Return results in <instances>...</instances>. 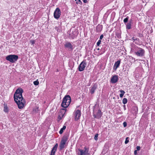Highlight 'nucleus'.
Segmentation results:
<instances>
[{
    "instance_id": "obj_22",
    "label": "nucleus",
    "mask_w": 155,
    "mask_h": 155,
    "mask_svg": "<svg viewBox=\"0 0 155 155\" xmlns=\"http://www.w3.org/2000/svg\"><path fill=\"white\" fill-rule=\"evenodd\" d=\"M132 39L133 40L134 42H135L136 41H138V42L139 41V39L137 38H135L134 37H133L132 38Z\"/></svg>"
},
{
    "instance_id": "obj_24",
    "label": "nucleus",
    "mask_w": 155,
    "mask_h": 155,
    "mask_svg": "<svg viewBox=\"0 0 155 155\" xmlns=\"http://www.w3.org/2000/svg\"><path fill=\"white\" fill-rule=\"evenodd\" d=\"M129 137H127L126 138V140H125V144H127L128 143V142L129 141Z\"/></svg>"
},
{
    "instance_id": "obj_9",
    "label": "nucleus",
    "mask_w": 155,
    "mask_h": 155,
    "mask_svg": "<svg viewBox=\"0 0 155 155\" xmlns=\"http://www.w3.org/2000/svg\"><path fill=\"white\" fill-rule=\"evenodd\" d=\"M61 14V12L59 8H57L54 13V18L56 19H58L60 17Z\"/></svg>"
},
{
    "instance_id": "obj_6",
    "label": "nucleus",
    "mask_w": 155,
    "mask_h": 155,
    "mask_svg": "<svg viewBox=\"0 0 155 155\" xmlns=\"http://www.w3.org/2000/svg\"><path fill=\"white\" fill-rule=\"evenodd\" d=\"M145 51L142 48H138L136 51L135 52V54L137 56L142 57L144 55Z\"/></svg>"
},
{
    "instance_id": "obj_2",
    "label": "nucleus",
    "mask_w": 155,
    "mask_h": 155,
    "mask_svg": "<svg viewBox=\"0 0 155 155\" xmlns=\"http://www.w3.org/2000/svg\"><path fill=\"white\" fill-rule=\"evenodd\" d=\"M71 102V97L69 95L65 96L63 99L61 106L62 107L66 108L69 105Z\"/></svg>"
},
{
    "instance_id": "obj_31",
    "label": "nucleus",
    "mask_w": 155,
    "mask_h": 155,
    "mask_svg": "<svg viewBox=\"0 0 155 155\" xmlns=\"http://www.w3.org/2000/svg\"><path fill=\"white\" fill-rule=\"evenodd\" d=\"M137 150H140V147L139 146H137Z\"/></svg>"
},
{
    "instance_id": "obj_14",
    "label": "nucleus",
    "mask_w": 155,
    "mask_h": 155,
    "mask_svg": "<svg viewBox=\"0 0 155 155\" xmlns=\"http://www.w3.org/2000/svg\"><path fill=\"white\" fill-rule=\"evenodd\" d=\"M58 147V143H56L54 146L51 152L50 155H55V153Z\"/></svg>"
},
{
    "instance_id": "obj_15",
    "label": "nucleus",
    "mask_w": 155,
    "mask_h": 155,
    "mask_svg": "<svg viewBox=\"0 0 155 155\" xmlns=\"http://www.w3.org/2000/svg\"><path fill=\"white\" fill-rule=\"evenodd\" d=\"M97 85L96 84H94L90 89V93L91 94H94V92L95 90L97 89Z\"/></svg>"
},
{
    "instance_id": "obj_29",
    "label": "nucleus",
    "mask_w": 155,
    "mask_h": 155,
    "mask_svg": "<svg viewBox=\"0 0 155 155\" xmlns=\"http://www.w3.org/2000/svg\"><path fill=\"white\" fill-rule=\"evenodd\" d=\"M123 125H124V127H126L127 125V123H126V122H124L123 123Z\"/></svg>"
},
{
    "instance_id": "obj_36",
    "label": "nucleus",
    "mask_w": 155,
    "mask_h": 155,
    "mask_svg": "<svg viewBox=\"0 0 155 155\" xmlns=\"http://www.w3.org/2000/svg\"><path fill=\"white\" fill-rule=\"evenodd\" d=\"M75 1H77V0H75ZM77 1H78L79 2H81V0H77Z\"/></svg>"
},
{
    "instance_id": "obj_33",
    "label": "nucleus",
    "mask_w": 155,
    "mask_h": 155,
    "mask_svg": "<svg viewBox=\"0 0 155 155\" xmlns=\"http://www.w3.org/2000/svg\"><path fill=\"white\" fill-rule=\"evenodd\" d=\"M128 22L130 23V24H132V20L131 19L129 21V22Z\"/></svg>"
},
{
    "instance_id": "obj_16",
    "label": "nucleus",
    "mask_w": 155,
    "mask_h": 155,
    "mask_svg": "<svg viewBox=\"0 0 155 155\" xmlns=\"http://www.w3.org/2000/svg\"><path fill=\"white\" fill-rule=\"evenodd\" d=\"M131 24L130 23L128 22L126 25V28L127 29H130L131 28Z\"/></svg>"
},
{
    "instance_id": "obj_34",
    "label": "nucleus",
    "mask_w": 155,
    "mask_h": 155,
    "mask_svg": "<svg viewBox=\"0 0 155 155\" xmlns=\"http://www.w3.org/2000/svg\"><path fill=\"white\" fill-rule=\"evenodd\" d=\"M137 153V150H135L134 151V154L135 155H136Z\"/></svg>"
},
{
    "instance_id": "obj_4",
    "label": "nucleus",
    "mask_w": 155,
    "mask_h": 155,
    "mask_svg": "<svg viewBox=\"0 0 155 155\" xmlns=\"http://www.w3.org/2000/svg\"><path fill=\"white\" fill-rule=\"evenodd\" d=\"M68 136L67 135L64 136L62 137L59 145L60 150H62L64 147V145L68 139Z\"/></svg>"
},
{
    "instance_id": "obj_8",
    "label": "nucleus",
    "mask_w": 155,
    "mask_h": 155,
    "mask_svg": "<svg viewBox=\"0 0 155 155\" xmlns=\"http://www.w3.org/2000/svg\"><path fill=\"white\" fill-rule=\"evenodd\" d=\"M87 63L85 60L83 61L80 64L78 67V71H83L86 67Z\"/></svg>"
},
{
    "instance_id": "obj_35",
    "label": "nucleus",
    "mask_w": 155,
    "mask_h": 155,
    "mask_svg": "<svg viewBox=\"0 0 155 155\" xmlns=\"http://www.w3.org/2000/svg\"><path fill=\"white\" fill-rule=\"evenodd\" d=\"M83 2L84 3H86L87 2V0H84Z\"/></svg>"
},
{
    "instance_id": "obj_26",
    "label": "nucleus",
    "mask_w": 155,
    "mask_h": 155,
    "mask_svg": "<svg viewBox=\"0 0 155 155\" xmlns=\"http://www.w3.org/2000/svg\"><path fill=\"white\" fill-rule=\"evenodd\" d=\"M101 40H99L98 42H97V46H99L101 44Z\"/></svg>"
},
{
    "instance_id": "obj_30",
    "label": "nucleus",
    "mask_w": 155,
    "mask_h": 155,
    "mask_svg": "<svg viewBox=\"0 0 155 155\" xmlns=\"http://www.w3.org/2000/svg\"><path fill=\"white\" fill-rule=\"evenodd\" d=\"M38 107L37 108V109H33V111H35V112H37L38 111Z\"/></svg>"
},
{
    "instance_id": "obj_3",
    "label": "nucleus",
    "mask_w": 155,
    "mask_h": 155,
    "mask_svg": "<svg viewBox=\"0 0 155 155\" xmlns=\"http://www.w3.org/2000/svg\"><path fill=\"white\" fill-rule=\"evenodd\" d=\"M6 59L11 62L14 63L18 59V56L15 55H10L6 57Z\"/></svg>"
},
{
    "instance_id": "obj_20",
    "label": "nucleus",
    "mask_w": 155,
    "mask_h": 155,
    "mask_svg": "<svg viewBox=\"0 0 155 155\" xmlns=\"http://www.w3.org/2000/svg\"><path fill=\"white\" fill-rule=\"evenodd\" d=\"M127 102V99L126 98H124L122 100L123 103L125 104H126Z\"/></svg>"
},
{
    "instance_id": "obj_25",
    "label": "nucleus",
    "mask_w": 155,
    "mask_h": 155,
    "mask_svg": "<svg viewBox=\"0 0 155 155\" xmlns=\"http://www.w3.org/2000/svg\"><path fill=\"white\" fill-rule=\"evenodd\" d=\"M39 82L38 81V80L37 81H34L33 83L35 85H37L39 84Z\"/></svg>"
},
{
    "instance_id": "obj_13",
    "label": "nucleus",
    "mask_w": 155,
    "mask_h": 155,
    "mask_svg": "<svg viewBox=\"0 0 155 155\" xmlns=\"http://www.w3.org/2000/svg\"><path fill=\"white\" fill-rule=\"evenodd\" d=\"M120 60H118L117 61L115 62V64L114 66V69L115 71H116L120 65Z\"/></svg>"
},
{
    "instance_id": "obj_1",
    "label": "nucleus",
    "mask_w": 155,
    "mask_h": 155,
    "mask_svg": "<svg viewBox=\"0 0 155 155\" xmlns=\"http://www.w3.org/2000/svg\"><path fill=\"white\" fill-rule=\"evenodd\" d=\"M23 92V90L22 89L19 88L16 91L14 95V101L17 103L19 109L22 108L25 103V99H23L22 95Z\"/></svg>"
},
{
    "instance_id": "obj_11",
    "label": "nucleus",
    "mask_w": 155,
    "mask_h": 155,
    "mask_svg": "<svg viewBox=\"0 0 155 155\" xmlns=\"http://www.w3.org/2000/svg\"><path fill=\"white\" fill-rule=\"evenodd\" d=\"M64 46L70 51H72L73 49V45L70 42H67L64 45Z\"/></svg>"
},
{
    "instance_id": "obj_28",
    "label": "nucleus",
    "mask_w": 155,
    "mask_h": 155,
    "mask_svg": "<svg viewBox=\"0 0 155 155\" xmlns=\"http://www.w3.org/2000/svg\"><path fill=\"white\" fill-rule=\"evenodd\" d=\"M35 41L34 40H31L30 41V43H31V45H33L35 44Z\"/></svg>"
},
{
    "instance_id": "obj_7",
    "label": "nucleus",
    "mask_w": 155,
    "mask_h": 155,
    "mask_svg": "<svg viewBox=\"0 0 155 155\" xmlns=\"http://www.w3.org/2000/svg\"><path fill=\"white\" fill-rule=\"evenodd\" d=\"M102 113L101 111L100 110H97L95 109H94L93 111V115L94 118H99L101 116Z\"/></svg>"
},
{
    "instance_id": "obj_19",
    "label": "nucleus",
    "mask_w": 155,
    "mask_h": 155,
    "mask_svg": "<svg viewBox=\"0 0 155 155\" xmlns=\"http://www.w3.org/2000/svg\"><path fill=\"white\" fill-rule=\"evenodd\" d=\"M61 112H62V113H64L63 114L61 115L62 117H63L64 116V114H65L66 110L65 109L62 108L61 109Z\"/></svg>"
},
{
    "instance_id": "obj_37",
    "label": "nucleus",
    "mask_w": 155,
    "mask_h": 155,
    "mask_svg": "<svg viewBox=\"0 0 155 155\" xmlns=\"http://www.w3.org/2000/svg\"><path fill=\"white\" fill-rule=\"evenodd\" d=\"M125 105H124V108H125Z\"/></svg>"
},
{
    "instance_id": "obj_27",
    "label": "nucleus",
    "mask_w": 155,
    "mask_h": 155,
    "mask_svg": "<svg viewBox=\"0 0 155 155\" xmlns=\"http://www.w3.org/2000/svg\"><path fill=\"white\" fill-rule=\"evenodd\" d=\"M98 136V134H95L94 136V139L95 140H97V137Z\"/></svg>"
},
{
    "instance_id": "obj_23",
    "label": "nucleus",
    "mask_w": 155,
    "mask_h": 155,
    "mask_svg": "<svg viewBox=\"0 0 155 155\" xmlns=\"http://www.w3.org/2000/svg\"><path fill=\"white\" fill-rule=\"evenodd\" d=\"M128 19H129V17L128 16H127L126 18H125L124 19V22L125 23H127V21H128Z\"/></svg>"
},
{
    "instance_id": "obj_5",
    "label": "nucleus",
    "mask_w": 155,
    "mask_h": 155,
    "mask_svg": "<svg viewBox=\"0 0 155 155\" xmlns=\"http://www.w3.org/2000/svg\"><path fill=\"white\" fill-rule=\"evenodd\" d=\"M78 150V155H87L89 154V149L87 147H85L83 149H79Z\"/></svg>"
},
{
    "instance_id": "obj_32",
    "label": "nucleus",
    "mask_w": 155,
    "mask_h": 155,
    "mask_svg": "<svg viewBox=\"0 0 155 155\" xmlns=\"http://www.w3.org/2000/svg\"><path fill=\"white\" fill-rule=\"evenodd\" d=\"M103 38V35H101L100 37V40H101Z\"/></svg>"
},
{
    "instance_id": "obj_12",
    "label": "nucleus",
    "mask_w": 155,
    "mask_h": 155,
    "mask_svg": "<svg viewBox=\"0 0 155 155\" xmlns=\"http://www.w3.org/2000/svg\"><path fill=\"white\" fill-rule=\"evenodd\" d=\"M118 76L117 75H115L113 76L111 79L110 81L112 83H115L118 81Z\"/></svg>"
},
{
    "instance_id": "obj_17",
    "label": "nucleus",
    "mask_w": 155,
    "mask_h": 155,
    "mask_svg": "<svg viewBox=\"0 0 155 155\" xmlns=\"http://www.w3.org/2000/svg\"><path fill=\"white\" fill-rule=\"evenodd\" d=\"M119 91L121 93V94H120V97L122 98L125 94V92L124 91L122 90H120Z\"/></svg>"
},
{
    "instance_id": "obj_21",
    "label": "nucleus",
    "mask_w": 155,
    "mask_h": 155,
    "mask_svg": "<svg viewBox=\"0 0 155 155\" xmlns=\"http://www.w3.org/2000/svg\"><path fill=\"white\" fill-rule=\"evenodd\" d=\"M4 111L5 112H7L8 111V107L7 106H5L4 107Z\"/></svg>"
},
{
    "instance_id": "obj_38",
    "label": "nucleus",
    "mask_w": 155,
    "mask_h": 155,
    "mask_svg": "<svg viewBox=\"0 0 155 155\" xmlns=\"http://www.w3.org/2000/svg\"><path fill=\"white\" fill-rule=\"evenodd\" d=\"M97 49H98V50H99V48H98Z\"/></svg>"
},
{
    "instance_id": "obj_10",
    "label": "nucleus",
    "mask_w": 155,
    "mask_h": 155,
    "mask_svg": "<svg viewBox=\"0 0 155 155\" xmlns=\"http://www.w3.org/2000/svg\"><path fill=\"white\" fill-rule=\"evenodd\" d=\"M74 114L75 117V120H77L80 118V117H81V111L79 110H77L74 112Z\"/></svg>"
},
{
    "instance_id": "obj_18",
    "label": "nucleus",
    "mask_w": 155,
    "mask_h": 155,
    "mask_svg": "<svg viewBox=\"0 0 155 155\" xmlns=\"http://www.w3.org/2000/svg\"><path fill=\"white\" fill-rule=\"evenodd\" d=\"M66 128V126H63V127L61 129L60 131H59V133L61 134H62L63 133L64 130H65Z\"/></svg>"
}]
</instances>
